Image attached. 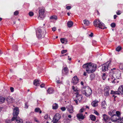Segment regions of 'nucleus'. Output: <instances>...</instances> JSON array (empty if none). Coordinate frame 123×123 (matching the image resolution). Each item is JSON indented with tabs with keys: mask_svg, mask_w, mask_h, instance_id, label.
I'll list each match as a JSON object with an SVG mask.
<instances>
[{
	"mask_svg": "<svg viewBox=\"0 0 123 123\" xmlns=\"http://www.w3.org/2000/svg\"><path fill=\"white\" fill-rule=\"evenodd\" d=\"M103 120L105 122H107L110 120V118L105 114H103Z\"/></svg>",
	"mask_w": 123,
	"mask_h": 123,
	"instance_id": "obj_16",
	"label": "nucleus"
},
{
	"mask_svg": "<svg viewBox=\"0 0 123 123\" xmlns=\"http://www.w3.org/2000/svg\"><path fill=\"white\" fill-rule=\"evenodd\" d=\"M40 81L38 80H35L33 81L34 85L36 86H39L40 84Z\"/></svg>",
	"mask_w": 123,
	"mask_h": 123,
	"instance_id": "obj_18",
	"label": "nucleus"
},
{
	"mask_svg": "<svg viewBox=\"0 0 123 123\" xmlns=\"http://www.w3.org/2000/svg\"><path fill=\"white\" fill-rule=\"evenodd\" d=\"M46 33L45 30L42 32L41 29H39L36 31L37 36L39 38H43L44 37Z\"/></svg>",
	"mask_w": 123,
	"mask_h": 123,
	"instance_id": "obj_7",
	"label": "nucleus"
},
{
	"mask_svg": "<svg viewBox=\"0 0 123 123\" xmlns=\"http://www.w3.org/2000/svg\"><path fill=\"white\" fill-rule=\"evenodd\" d=\"M121 49V48L120 46H118L116 49V50L117 51H119Z\"/></svg>",
	"mask_w": 123,
	"mask_h": 123,
	"instance_id": "obj_36",
	"label": "nucleus"
},
{
	"mask_svg": "<svg viewBox=\"0 0 123 123\" xmlns=\"http://www.w3.org/2000/svg\"><path fill=\"white\" fill-rule=\"evenodd\" d=\"M79 79H78L76 76H74L72 79V83H73L74 85L77 84L79 81Z\"/></svg>",
	"mask_w": 123,
	"mask_h": 123,
	"instance_id": "obj_11",
	"label": "nucleus"
},
{
	"mask_svg": "<svg viewBox=\"0 0 123 123\" xmlns=\"http://www.w3.org/2000/svg\"><path fill=\"white\" fill-rule=\"evenodd\" d=\"M110 64V62H108L106 63L103 64L102 66V71L103 72H105L106 71H108L109 69V67Z\"/></svg>",
	"mask_w": 123,
	"mask_h": 123,
	"instance_id": "obj_9",
	"label": "nucleus"
},
{
	"mask_svg": "<svg viewBox=\"0 0 123 123\" xmlns=\"http://www.w3.org/2000/svg\"><path fill=\"white\" fill-rule=\"evenodd\" d=\"M81 85H83V84H84V83H83V81H81Z\"/></svg>",
	"mask_w": 123,
	"mask_h": 123,
	"instance_id": "obj_62",
	"label": "nucleus"
},
{
	"mask_svg": "<svg viewBox=\"0 0 123 123\" xmlns=\"http://www.w3.org/2000/svg\"><path fill=\"white\" fill-rule=\"evenodd\" d=\"M6 100L7 103L9 104L12 103L14 101V99L13 98L10 96H8L6 98Z\"/></svg>",
	"mask_w": 123,
	"mask_h": 123,
	"instance_id": "obj_14",
	"label": "nucleus"
},
{
	"mask_svg": "<svg viewBox=\"0 0 123 123\" xmlns=\"http://www.w3.org/2000/svg\"><path fill=\"white\" fill-rule=\"evenodd\" d=\"M61 109L62 111H64L65 110L66 108L64 107H62L61 108Z\"/></svg>",
	"mask_w": 123,
	"mask_h": 123,
	"instance_id": "obj_48",
	"label": "nucleus"
},
{
	"mask_svg": "<svg viewBox=\"0 0 123 123\" xmlns=\"http://www.w3.org/2000/svg\"><path fill=\"white\" fill-rule=\"evenodd\" d=\"M121 12L120 11H118L117 12V15H119L121 14Z\"/></svg>",
	"mask_w": 123,
	"mask_h": 123,
	"instance_id": "obj_50",
	"label": "nucleus"
},
{
	"mask_svg": "<svg viewBox=\"0 0 123 123\" xmlns=\"http://www.w3.org/2000/svg\"><path fill=\"white\" fill-rule=\"evenodd\" d=\"M39 15L38 18L40 20H43L44 17V9L43 7H42L39 11Z\"/></svg>",
	"mask_w": 123,
	"mask_h": 123,
	"instance_id": "obj_8",
	"label": "nucleus"
},
{
	"mask_svg": "<svg viewBox=\"0 0 123 123\" xmlns=\"http://www.w3.org/2000/svg\"><path fill=\"white\" fill-rule=\"evenodd\" d=\"M102 107L104 108H106L107 106V105L105 101H104L102 102Z\"/></svg>",
	"mask_w": 123,
	"mask_h": 123,
	"instance_id": "obj_29",
	"label": "nucleus"
},
{
	"mask_svg": "<svg viewBox=\"0 0 123 123\" xmlns=\"http://www.w3.org/2000/svg\"><path fill=\"white\" fill-rule=\"evenodd\" d=\"M10 89L11 91L12 92L14 91V88L13 87H10Z\"/></svg>",
	"mask_w": 123,
	"mask_h": 123,
	"instance_id": "obj_49",
	"label": "nucleus"
},
{
	"mask_svg": "<svg viewBox=\"0 0 123 123\" xmlns=\"http://www.w3.org/2000/svg\"><path fill=\"white\" fill-rule=\"evenodd\" d=\"M61 118L60 115L59 113L56 114L54 117L53 120L58 121Z\"/></svg>",
	"mask_w": 123,
	"mask_h": 123,
	"instance_id": "obj_13",
	"label": "nucleus"
},
{
	"mask_svg": "<svg viewBox=\"0 0 123 123\" xmlns=\"http://www.w3.org/2000/svg\"><path fill=\"white\" fill-rule=\"evenodd\" d=\"M94 112L95 114L97 116H98L99 115L98 113L95 110H94Z\"/></svg>",
	"mask_w": 123,
	"mask_h": 123,
	"instance_id": "obj_44",
	"label": "nucleus"
},
{
	"mask_svg": "<svg viewBox=\"0 0 123 123\" xmlns=\"http://www.w3.org/2000/svg\"><path fill=\"white\" fill-rule=\"evenodd\" d=\"M117 123H123V117L122 118H120L118 119Z\"/></svg>",
	"mask_w": 123,
	"mask_h": 123,
	"instance_id": "obj_34",
	"label": "nucleus"
},
{
	"mask_svg": "<svg viewBox=\"0 0 123 123\" xmlns=\"http://www.w3.org/2000/svg\"><path fill=\"white\" fill-rule=\"evenodd\" d=\"M13 47L14 50H16L17 49V46L16 45H14L13 46Z\"/></svg>",
	"mask_w": 123,
	"mask_h": 123,
	"instance_id": "obj_42",
	"label": "nucleus"
},
{
	"mask_svg": "<svg viewBox=\"0 0 123 123\" xmlns=\"http://www.w3.org/2000/svg\"><path fill=\"white\" fill-rule=\"evenodd\" d=\"M44 86V84H42L40 85V86L41 88L43 87Z\"/></svg>",
	"mask_w": 123,
	"mask_h": 123,
	"instance_id": "obj_55",
	"label": "nucleus"
},
{
	"mask_svg": "<svg viewBox=\"0 0 123 123\" xmlns=\"http://www.w3.org/2000/svg\"><path fill=\"white\" fill-rule=\"evenodd\" d=\"M121 113L119 111H116V114L112 116L111 117V119L112 122L117 123L118 119L120 118Z\"/></svg>",
	"mask_w": 123,
	"mask_h": 123,
	"instance_id": "obj_4",
	"label": "nucleus"
},
{
	"mask_svg": "<svg viewBox=\"0 0 123 123\" xmlns=\"http://www.w3.org/2000/svg\"><path fill=\"white\" fill-rule=\"evenodd\" d=\"M29 14L30 16L31 17L33 16L34 15V13L33 12H30L29 13Z\"/></svg>",
	"mask_w": 123,
	"mask_h": 123,
	"instance_id": "obj_38",
	"label": "nucleus"
},
{
	"mask_svg": "<svg viewBox=\"0 0 123 123\" xmlns=\"http://www.w3.org/2000/svg\"><path fill=\"white\" fill-rule=\"evenodd\" d=\"M56 29V28L54 27L52 28V31H55Z\"/></svg>",
	"mask_w": 123,
	"mask_h": 123,
	"instance_id": "obj_52",
	"label": "nucleus"
},
{
	"mask_svg": "<svg viewBox=\"0 0 123 123\" xmlns=\"http://www.w3.org/2000/svg\"><path fill=\"white\" fill-rule=\"evenodd\" d=\"M59 79H58V80H57L56 82L57 84H61L62 83V82L61 80H59Z\"/></svg>",
	"mask_w": 123,
	"mask_h": 123,
	"instance_id": "obj_40",
	"label": "nucleus"
},
{
	"mask_svg": "<svg viewBox=\"0 0 123 123\" xmlns=\"http://www.w3.org/2000/svg\"><path fill=\"white\" fill-rule=\"evenodd\" d=\"M66 8L68 10L70 9L71 8V7L70 6H67Z\"/></svg>",
	"mask_w": 123,
	"mask_h": 123,
	"instance_id": "obj_51",
	"label": "nucleus"
},
{
	"mask_svg": "<svg viewBox=\"0 0 123 123\" xmlns=\"http://www.w3.org/2000/svg\"><path fill=\"white\" fill-rule=\"evenodd\" d=\"M50 19L53 20H56L57 19V17L56 16H53L50 17Z\"/></svg>",
	"mask_w": 123,
	"mask_h": 123,
	"instance_id": "obj_35",
	"label": "nucleus"
},
{
	"mask_svg": "<svg viewBox=\"0 0 123 123\" xmlns=\"http://www.w3.org/2000/svg\"><path fill=\"white\" fill-rule=\"evenodd\" d=\"M67 52V50H63L61 51V52L62 54H63L66 52Z\"/></svg>",
	"mask_w": 123,
	"mask_h": 123,
	"instance_id": "obj_45",
	"label": "nucleus"
},
{
	"mask_svg": "<svg viewBox=\"0 0 123 123\" xmlns=\"http://www.w3.org/2000/svg\"><path fill=\"white\" fill-rule=\"evenodd\" d=\"M54 91L51 88H49L47 90L48 93L49 94H50L53 93Z\"/></svg>",
	"mask_w": 123,
	"mask_h": 123,
	"instance_id": "obj_32",
	"label": "nucleus"
},
{
	"mask_svg": "<svg viewBox=\"0 0 123 123\" xmlns=\"http://www.w3.org/2000/svg\"><path fill=\"white\" fill-rule=\"evenodd\" d=\"M35 111L36 112H39L40 113H42V111L40 110V109L39 108H36L35 109Z\"/></svg>",
	"mask_w": 123,
	"mask_h": 123,
	"instance_id": "obj_33",
	"label": "nucleus"
},
{
	"mask_svg": "<svg viewBox=\"0 0 123 123\" xmlns=\"http://www.w3.org/2000/svg\"><path fill=\"white\" fill-rule=\"evenodd\" d=\"M77 117L79 119H83L84 118V117L83 116L82 114L81 113H79L77 115Z\"/></svg>",
	"mask_w": 123,
	"mask_h": 123,
	"instance_id": "obj_20",
	"label": "nucleus"
},
{
	"mask_svg": "<svg viewBox=\"0 0 123 123\" xmlns=\"http://www.w3.org/2000/svg\"><path fill=\"white\" fill-rule=\"evenodd\" d=\"M72 89L75 92H78L79 91V89L78 88L76 87H75L74 86H72Z\"/></svg>",
	"mask_w": 123,
	"mask_h": 123,
	"instance_id": "obj_31",
	"label": "nucleus"
},
{
	"mask_svg": "<svg viewBox=\"0 0 123 123\" xmlns=\"http://www.w3.org/2000/svg\"><path fill=\"white\" fill-rule=\"evenodd\" d=\"M68 69L67 67L63 68L62 70V74L63 75H67L68 74Z\"/></svg>",
	"mask_w": 123,
	"mask_h": 123,
	"instance_id": "obj_10",
	"label": "nucleus"
},
{
	"mask_svg": "<svg viewBox=\"0 0 123 123\" xmlns=\"http://www.w3.org/2000/svg\"><path fill=\"white\" fill-rule=\"evenodd\" d=\"M83 75L85 76H86V74L85 72H84Z\"/></svg>",
	"mask_w": 123,
	"mask_h": 123,
	"instance_id": "obj_60",
	"label": "nucleus"
},
{
	"mask_svg": "<svg viewBox=\"0 0 123 123\" xmlns=\"http://www.w3.org/2000/svg\"><path fill=\"white\" fill-rule=\"evenodd\" d=\"M117 17V16L116 15H114V19H116Z\"/></svg>",
	"mask_w": 123,
	"mask_h": 123,
	"instance_id": "obj_59",
	"label": "nucleus"
},
{
	"mask_svg": "<svg viewBox=\"0 0 123 123\" xmlns=\"http://www.w3.org/2000/svg\"><path fill=\"white\" fill-rule=\"evenodd\" d=\"M111 26L112 27H115L116 26V24L114 23H112L111 24Z\"/></svg>",
	"mask_w": 123,
	"mask_h": 123,
	"instance_id": "obj_37",
	"label": "nucleus"
},
{
	"mask_svg": "<svg viewBox=\"0 0 123 123\" xmlns=\"http://www.w3.org/2000/svg\"><path fill=\"white\" fill-rule=\"evenodd\" d=\"M60 40L61 42L62 43H64L65 44H66L68 42L67 39L65 38H61L60 39Z\"/></svg>",
	"mask_w": 123,
	"mask_h": 123,
	"instance_id": "obj_22",
	"label": "nucleus"
},
{
	"mask_svg": "<svg viewBox=\"0 0 123 123\" xmlns=\"http://www.w3.org/2000/svg\"><path fill=\"white\" fill-rule=\"evenodd\" d=\"M67 108L70 113H72L74 112L73 107L71 105H69L67 106L66 107Z\"/></svg>",
	"mask_w": 123,
	"mask_h": 123,
	"instance_id": "obj_15",
	"label": "nucleus"
},
{
	"mask_svg": "<svg viewBox=\"0 0 123 123\" xmlns=\"http://www.w3.org/2000/svg\"><path fill=\"white\" fill-rule=\"evenodd\" d=\"M98 101L97 100H95L92 103V105L93 107H95L98 105Z\"/></svg>",
	"mask_w": 123,
	"mask_h": 123,
	"instance_id": "obj_23",
	"label": "nucleus"
},
{
	"mask_svg": "<svg viewBox=\"0 0 123 123\" xmlns=\"http://www.w3.org/2000/svg\"><path fill=\"white\" fill-rule=\"evenodd\" d=\"M34 120L37 122V123H39V121L36 118H34Z\"/></svg>",
	"mask_w": 123,
	"mask_h": 123,
	"instance_id": "obj_53",
	"label": "nucleus"
},
{
	"mask_svg": "<svg viewBox=\"0 0 123 123\" xmlns=\"http://www.w3.org/2000/svg\"><path fill=\"white\" fill-rule=\"evenodd\" d=\"M68 117L69 118H70L71 117V116L70 115H68Z\"/></svg>",
	"mask_w": 123,
	"mask_h": 123,
	"instance_id": "obj_64",
	"label": "nucleus"
},
{
	"mask_svg": "<svg viewBox=\"0 0 123 123\" xmlns=\"http://www.w3.org/2000/svg\"><path fill=\"white\" fill-rule=\"evenodd\" d=\"M48 116V114H46L44 116V118L46 119H48L49 118Z\"/></svg>",
	"mask_w": 123,
	"mask_h": 123,
	"instance_id": "obj_41",
	"label": "nucleus"
},
{
	"mask_svg": "<svg viewBox=\"0 0 123 123\" xmlns=\"http://www.w3.org/2000/svg\"><path fill=\"white\" fill-rule=\"evenodd\" d=\"M105 91L104 94V95L106 96H108L109 95V90L106 87L105 88Z\"/></svg>",
	"mask_w": 123,
	"mask_h": 123,
	"instance_id": "obj_21",
	"label": "nucleus"
},
{
	"mask_svg": "<svg viewBox=\"0 0 123 123\" xmlns=\"http://www.w3.org/2000/svg\"><path fill=\"white\" fill-rule=\"evenodd\" d=\"M25 108H28V106L27 105L26 103H25Z\"/></svg>",
	"mask_w": 123,
	"mask_h": 123,
	"instance_id": "obj_57",
	"label": "nucleus"
},
{
	"mask_svg": "<svg viewBox=\"0 0 123 123\" xmlns=\"http://www.w3.org/2000/svg\"><path fill=\"white\" fill-rule=\"evenodd\" d=\"M58 121L53 120V123H59Z\"/></svg>",
	"mask_w": 123,
	"mask_h": 123,
	"instance_id": "obj_54",
	"label": "nucleus"
},
{
	"mask_svg": "<svg viewBox=\"0 0 123 123\" xmlns=\"http://www.w3.org/2000/svg\"><path fill=\"white\" fill-rule=\"evenodd\" d=\"M77 100H78L76 99H75V98H74V101L75 102L76 104L77 105L78 104V102Z\"/></svg>",
	"mask_w": 123,
	"mask_h": 123,
	"instance_id": "obj_43",
	"label": "nucleus"
},
{
	"mask_svg": "<svg viewBox=\"0 0 123 123\" xmlns=\"http://www.w3.org/2000/svg\"><path fill=\"white\" fill-rule=\"evenodd\" d=\"M118 91L119 93L122 94H123V85H121L119 87Z\"/></svg>",
	"mask_w": 123,
	"mask_h": 123,
	"instance_id": "obj_17",
	"label": "nucleus"
},
{
	"mask_svg": "<svg viewBox=\"0 0 123 123\" xmlns=\"http://www.w3.org/2000/svg\"><path fill=\"white\" fill-rule=\"evenodd\" d=\"M84 110V109L82 108L80 111V112H82Z\"/></svg>",
	"mask_w": 123,
	"mask_h": 123,
	"instance_id": "obj_56",
	"label": "nucleus"
},
{
	"mask_svg": "<svg viewBox=\"0 0 123 123\" xmlns=\"http://www.w3.org/2000/svg\"><path fill=\"white\" fill-rule=\"evenodd\" d=\"M116 111L115 110H111L108 112L109 114L111 116L116 114Z\"/></svg>",
	"mask_w": 123,
	"mask_h": 123,
	"instance_id": "obj_19",
	"label": "nucleus"
},
{
	"mask_svg": "<svg viewBox=\"0 0 123 123\" xmlns=\"http://www.w3.org/2000/svg\"><path fill=\"white\" fill-rule=\"evenodd\" d=\"M82 93L87 97H89L92 93L91 89L88 86L83 87L81 90Z\"/></svg>",
	"mask_w": 123,
	"mask_h": 123,
	"instance_id": "obj_3",
	"label": "nucleus"
},
{
	"mask_svg": "<svg viewBox=\"0 0 123 123\" xmlns=\"http://www.w3.org/2000/svg\"><path fill=\"white\" fill-rule=\"evenodd\" d=\"M58 105L56 103L52 105V108L54 110L58 108Z\"/></svg>",
	"mask_w": 123,
	"mask_h": 123,
	"instance_id": "obj_26",
	"label": "nucleus"
},
{
	"mask_svg": "<svg viewBox=\"0 0 123 123\" xmlns=\"http://www.w3.org/2000/svg\"><path fill=\"white\" fill-rule=\"evenodd\" d=\"M111 94H112L119 95L120 93L118 91H114L113 90H111Z\"/></svg>",
	"mask_w": 123,
	"mask_h": 123,
	"instance_id": "obj_25",
	"label": "nucleus"
},
{
	"mask_svg": "<svg viewBox=\"0 0 123 123\" xmlns=\"http://www.w3.org/2000/svg\"><path fill=\"white\" fill-rule=\"evenodd\" d=\"M84 24L88 26L90 24V23L89 21L87 19H85L83 20Z\"/></svg>",
	"mask_w": 123,
	"mask_h": 123,
	"instance_id": "obj_27",
	"label": "nucleus"
},
{
	"mask_svg": "<svg viewBox=\"0 0 123 123\" xmlns=\"http://www.w3.org/2000/svg\"><path fill=\"white\" fill-rule=\"evenodd\" d=\"M93 24L95 27H99L100 28L104 29L105 27V25L102 23L100 22V20H95L93 22Z\"/></svg>",
	"mask_w": 123,
	"mask_h": 123,
	"instance_id": "obj_5",
	"label": "nucleus"
},
{
	"mask_svg": "<svg viewBox=\"0 0 123 123\" xmlns=\"http://www.w3.org/2000/svg\"><path fill=\"white\" fill-rule=\"evenodd\" d=\"M93 33L92 32H91V34L89 35V36L91 37H92L93 36Z\"/></svg>",
	"mask_w": 123,
	"mask_h": 123,
	"instance_id": "obj_58",
	"label": "nucleus"
},
{
	"mask_svg": "<svg viewBox=\"0 0 123 123\" xmlns=\"http://www.w3.org/2000/svg\"><path fill=\"white\" fill-rule=\"evenodd\" d=\"M116 71V68H114L111 69V72L109 73V78L108 79V80H111L112 83H114V80L115 79L114 77V72Z\"/></svg>",
	"mask_w": 123,
	"mask_h": 123,
	"instance_id": "obj_6",
	"label": "nucleus"
},
{
	"mask_svg": "<svg viewBox=\"0 0 123 123\" xmlns=\"http://www.w3.org/2000/svg\"><path fill=\"white\" fill-rule=\"evenodd\" d=\"M102 78L104 80H105L106 78V74L105 73L103 74L102 76Z\"/></svg>",
	"mask_w": 123,
	"mask_h": 123,
	"instance_id": "obj_39",
	"label": "nucleus"
},
{
	"mask_svg": "<svg viewBox=\"0 0 123 123\" xmlns=\"http://www.w3.org/2000/svg\"><path fill=\"white\" fill-rule=\"evenodd\" d=\"M18 13V11H15L14 13V14L15 15H17Z\"/></svg>",
	"mask_w": 123,
	"mask_h": 123,
	"instance_id": "obj_47",
	"label": "nucleus"
},
{
	"mask_svg": "<svg viewBox=\"0 0 123 123\" xmlns=\"http://www.w3.org/2000/svg\"><path fill=\"white\" fill-rule=\"evenodd\" d=\"M83 67L86 68V71L88 74L94 72L96 69L97 65L92 63H88L83 65Z\"/></svg>",
	"mask_w": 123,
	"mask_h": 123,
	"instance_id": "obj_1",
	"label": "nucleus"
},
{
	"mask_svg": "<svg viewBox=\"0 0 123 123\" xmlns=\"http://www.w3.org/2000/svg\"><path fill=\"white\" fill-rule=\"evenodd\" d=\"M2 52L1 51V50H0V55H1L2 54Z\"/></svg>",
	"mask_w": 123,
	"mask_h": 123,
	"instance_id": "obj_63",
	"label": "nucleus"
},
{
	"mask_svg": "<svg viewBox=\"0 0 123 123\" xmlns=\"http://www.w3.org/2000/svg\"><path fill=\"white\" fill-rule=\"evenodd\" d=\"M12 121V119L11 120L7 119L6 121V123H10Z\"/></svg>",
	"mask_w": 123,
	"mask_h": 123,
	"instance_id": "obj_46",
	"label": "nucleus"
},
{
	"mask_svg": "<svg viewBox=\"0 0 123 123\" xmlns=\"http://www.w3.org/2000/svg\"><path fill=\"white\" fill-rule=\"evenodd\" d=\"M90 118L91 120L93 121H95L96 119L95 117L92 115H91L90 116Z\"/></svg>",
	"mask_w": 123,
	"mask_h": 123,
	"instance_id": "obj_30",
	"label": "nucleus"
},
{
	"mask_svg": "<svg viewBox=\"0 0 123 123\" xmlns=\"http://www.w3.org/2000/svg\"><path fill=\"white\" fill-rule=\"evenodd\" d=\"M75 94H76V95L75 98L78 100L79 102H80V101L82 98V96L81 94H79V92H76Z\"/></svg>",
	"mask_w": 123,
	"mask_h": 123,
	"instance_id": "obj_12",
	"label": "nucleus"
},
{
	"mask_svg": "<svg viewBox=\"0 0 123 123\" xmlns=\"http://www.w3.org/2000/svg\"><path fill=\"white\" fill-rule=\"evenodd\" d=\"M19 113V110L18 108L15 107L13 110V116L12 118V120L13 121L16 120L15 123H23V120L19 117H17Z\"/></svg>",
	"mask_w": 123,
	"mask_h": 123,
	"instance_id": "obj_2",
	"label": "nucleus"
},
{
	"mask_svg": "<svg viewBox=\"0 0 123 123\" xmlns=\"http://www.w3.org/2000/svg\"><path fill=\"white\" fill-rule=\"evenodd\" d=\"M120 69L121 70H123V67H122V66H121L120 67Z\"/></svg>",
	"mask_w": 123,
	"mask_h": 123,
	"instance_id": "obj_61",
	"label": "nucleus"
},
{
	"mask_svg": "<svg viewBox=\"0 0 123 123\" xmlns=\"http://www.w3.org/2000/svg\"><path fill=\"white\" fill-rule=\"evenodd\" d=\"M73 23L71 21H69L67 23L68 26L69 27H71L73 25Z\"/></svg>",
	"mask_w": 123,
	"mask_h": 123,
	"instance_id": "obj_28",
	"label": "nucleus"
},
{
	"mask_svg": "<svg viewBox=\"0 0 123 123\" xmlns=\"http://www.w3.org/2000/svg\"><path fill=\"white\" fill-rule=\"evenodd\" d=\"M5 101V98L2 97H0V104L4 103Z\"/></svg>",
	"mask_w": 123,
	"mask_h": 123,
	"instance_id": "obj_24",
	"label": "nucleus"
}]
</instances>
